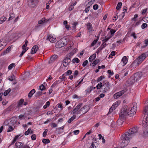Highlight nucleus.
<instances>
[{
	"label": "nucleus",
	"mask_w": 148,
	"mask_h": 148,
	"mask_svg": "<svg viewBox=\"0 0 148 148\" xmlns=\"http://www.w3.org/2000/svg\"><path fill=\"white\" fill-rule=\"evenodd\" d=\"M138 127H134L122 135L121 137V141L120 143L121 148H123L127 145L130 140L138 133Z\"/></svg>",
	"instance_id": "obj_1"
},
{
	"label": "nucleus",
	"mask_w": 148,
	"mask_h": 148,
	"mask_svg": "<svg viewBox=\"0 0 148 148\" xmlns=\"http://www.w3.org/2000/svg\"><path fill=\"white\" fill-rule=\"evenodd\" d=\"M129 108L127 106H124L121 110V112L120 113L119 119L118 120L117 123L119 125H120L119 122L121 123H122V122L124 120V119L128 115L130 117H132L134 116L136 113V111L133 110L132 109H131L128 111Z\"/></svg>",
	"instance_id": "obj_2"
},
{
	"label": "nucleus",
	"mask_w": 148,
	"mask_h": 148,
	"mask_svg": "<svg viewBox=\"0 0 148 148\" xmlns=\"http://www.w3.org/2000/svg\"><path fill=\"white\" fill-rule=\"evenodd\" d=\"M144 111V116L142 124L143 126L146 127L148 125V106H145Z\"/></svg>",
	"instance_id": "obj_3"
},
{
	"label": "nucleus",
	"mask_w": 148,
	"mask_h": 148,
	"mask_svg": "<svg viewBox=\"0 0 148 148\" xmlns=\"http://www.w3.org/2000/svg\"><path fill=\"white\" fill-rule=\"evenodd\" d=\"M72 55V54L70 53L66 55V58L63 60V65L66 67L71 62V59Z\"/></svg>",
	"instance_id": "obj_4"
},
{
	"label": "nucleus",
	"mask_w": 148,
	"mask_h": 148,
	"mask_svg": "<svg viewBox=\"0 0 148 148\" xmlns=\"http://www.w3.org/2000/svg\"><path fill=\"white\" fill-rule=\"evenodd\" d=\"M90 109V107L88 105H85L83 107H82L78 111L77 113L76 114H84L87 112Z\"/></svg>",
	"instance_id": "obj_5"
},
{
	"label": "nucleus",
	"mask_w": 148,
	"mask_h": 148,
	"mask_svg": "<svg viewBox=\"0 0 148 148\" xmlns=\"http://www.w3.org/2000/svg\"><path fill=\"white\" fill-rule=\"evenodd\" d=\"M147 56L145 53H143L138 56L136 60L140 64Z\"/></svg>",
	"instance_id": "obj_6"
},
{
	"label": "nucleus",
	"mask_w": 148,
	"mask_h": 148,
	"mask_svg": "<svg viewBox=\"0 0 148 148\" xmlns=\"http://www.w3.org/2000/svg\"><path fill=\"white\" fill-rule=\"evenodd\" d=\"M110 84L108 82L105 83L103 85L104 88L102 92L103 93H105L110 89Z\"/></svg>",
	"instance_id": "obj_7"
},
{
	"label": "nucleus",
	"mask_w": 148,
	"mask_h": 148,
	"mask_svg": "<svg viewBox=\"0 0 148 148\" xmlns=\"http://www.w3.org/2000/svg\"><path fill=\"white\" fill-rule=\"evenodd\" d=\"M65 44L62 40L61 39L58 41L56 44V47L57 48H60L64 46Z\"/></svg>",
	"instance_id": "obj_8"
},
{
	"label": "nucleus",
	"mask_w": 148,
	"mask_h": 148,
	"mask_svg": "<svg viewBox=\"0 0 148 148\" xmlns=\"http://www.w3.org/2000/svg\"><path fill=\"white\" fill-rule=\"evenodd\" d=\"M142 76V74L141 72H138L135 73L133 77L134 78L136 82L139 80Z\"/></svg>",
	"instance_id": "obj_9"
},
{
	"label": "nucleus",
	"mask_w": 148,
	"mask_h": 148,
	"mask_svg": "<svg viewBox=\"0 0 148 148\" xmlns=\"http://www.w3.org/2000/svg\"><path fill=\"white\" fill-rule=\"evenodd\" d=\"M125 92V91L124 90H123L120 92H118L114 95V97L115 99H116L122 95Z\"/></svg>",
	"instance_id": "obj_10"
},
{
	"label": "nucleus",
	"mask_w": 148,
	"mask_h": 148,
	"mask_svg": "<svg viewBox=\"0 0 148 148\" xmlns=\"http://www.w3.org/2000/svg\"><path fill=\"white\" fill-rule=\"evenodd\" d=\"M136 82V81L135 80L134 78L132 76L130 77L126 82H127L129 85H131L134 84Z\"/></svg>",
	"instance_id": "obj_11"
},
{
	"label": "nucleus",
	"mask_w": 148,
	"mask_h": 148,
	"mask_svg": "<svg viewBox=\"0 0 148 148\" xmlns=\"http://www.w3.org/2000/svg\"><path fill=\"white\" fill-rule=\"evenodd\" d=\"M47 40H49L51 43L56 42V38L52 36H48L47 39Z\"/></svg>",
	"instance_id": "obj_12"
},
{
	"label": "nucleus",
	"mask_w": 148,
	"mask_h": 148,
	"mask_svg": "<svg viewBox=\"0 0 148 148\" xmlns=\"http://www.w3.org/2000/svg\"><path fill=\"white\" fill-rule=\"evenodd\" d=\"M38 48L39 47L37 45H34L33 46L32 49L31 51V54H32L36 53L37 51L38 50Z\"/></svg>",
	"instance_id": "obj_13"
},
{
	"label": "nucleus",
	"mask_w": 148,
	"mask_h": 148,
	"mask_svg": "<svg viewBox=\"0 0 148 148\" xmlns=\"http://www.w3.org/2000/svg\"><path fill=\"white\" fill-rule=\"evenodd\" d=\"M139 64H140L138 63V62L136 60H135L131 64L130 66V67L131 68H133V69H134Z\"/></svg>",
	"instance_id": "obj_14"
},
{
	"label": "nucleus",
	"mask_w": 148,
	"mask_h": 148,
	"mask_svg": "<svg viewBox=\"0 0 148 148\" xmlns=\"http://www.w3.org/2000/svg\"><path fill=\"white\" fill-rule=\"evenodd\" d=\"M141 135L143 137H148V130L147 128L144 129Z\"/></svg>",
	"instance_id": "obj_15"
},
{
	"label": "nucleus",
	"mask_w": 148,
	"mask_h": 148,
	"mask_svg": "<svg viewBox=\"0 0 148 148\" xmlns=\"http://www.w3.org/2000/svg\"><path fill=\"white\" fill-rule=\"evenodd\" d=\"M121 62L123 63V65L124 66L126 64L127 62V58L125 56H124L121 60Z\"/></svg>",
	"instance_id": "obj_16"
},
{
	"label": "nucleus",
	"mask_w": 148,
	"mask_h": 148,
	"mask_svg": "<svg viewBox=\"0 0 148 148\" xmlns=\"http://www.w3.org/2000/svg\"><path fill=\"white\" fill-rule=\"evenodd\" d=\"M96 54L95 53L91 56L89 58V60L90 62H91L93 61L96 58Z\"/></svg>",
	"instance_id": "obj_17"
},
{
	"label": "nucleus",
	"mask_w": 148,
	"mask_h": 148,
	"mask_svg": "<svg viewBox=\"0 0 148 148\" xmlns=\"http://www.w3.org/2000/svg\"><path fill=\"white\" fill-rule=\"evenodd\" d=\"M87 27L88 29L90 31H92V27L91 23H88L87 24Z\"/></svg>",
	"instance_id": "obj_18"
},
{
	"label": "nucleus",
	"mask_w": 148,
	"mask_h": 148,
	"mask_svg": "<svg viewBox=\"0 0 148 148\" xmlns=\"http://www.w3.org/2000/svg\"><path fill=\"white\" fill-rule=\"evenodd\" d=\"M15 145L16 147V148H20L22 146V144L21 142H17L15 143Z\"/></svg>",
	"instance_id": "obj_19"
},
{
	"label": "nucleus",
	"mask_w": 148,
	"mask_h": 148,
	"mask_svg": "<svg viewBox=\"0 0 148 148\" xmlns=\"http://www.w3.org/2000/svg\"><path fill=\"white\" fill-rule=\"evenodd\" d=\"M116 30H115L112 29H111L110 32L108 33L109 34V36L112 37L114 35V34Z\"/></svg>",
	"instance_id": "obj_20"
},
{
	"label": "nucleus",
	"mask_w": 148,
	"mask_h": 148,
	"mask_svg": "<svg viewBox=\"0 0 148 148\" xmlns=\"http://www.w3.org/2000/svg\"><path fill=\"white\" fill-rule=\"evenodd\" d=\"M35 90L34 89L32 90L29 93L28 95V97H31L33 95L35 92Z\"/></svg>",
	"instance_id": "obj_21"
},
{
	"label": "nucleus",
	"mask_w": 148,
	"mask_h": 148,
	"mask_svg": "<svg viewBox=\"0 0 148 148\" xmlns=\"http://www.w3.org/2000/svg\"><path fill=\"white\" fill-rule=\"evenodd\" d=\"M109 34H108V35L105 37V38L103 40L104 42H106L108 41L111 37L109 35Z\"/></svg>",
	"instance_id": "obj_22"
},
{
	"label": "nucleus",
	"mask_w": 148,
	"mask_h": 148,
	"mask_svg": "<svg viewBox=\"0 0 148 148\" xmlns=\"http://www.w3.org/2000/svg\"><path fill=\"white\" fill-rule=\"evenodd\" d=\"M24 100L23 99H21L18 103V104L17 105V107H19L21 106L22 105L23 103L24 102Z\"/></svg>",
	"instance_id": "obj_23"
},
{
	"label": "nucleus",
	"mask_w": 148,
	"mask_h": 148,
	"mask_svg": "<svg viewBox=\"0 0 148 148\" xmlns=\"http://www.w3.org/2000/svg\"><path fill=\"white\" fill-rule=\"evenodd\" d=\"M133 106L131 109L136 111L137 109V104L136 102H134L133 103Z\"/></svg>",
	"instance_id": "obj_24"
},
{
	"label": "nucleus",
	"mask_w": 148,
	"mask_h": 148,
	"mask_svg": "<svg viewBox=\"0 0 148 148\" xmlns=\"http://www.w3.org/2000/svg\"><path fill=\"white\" fill-rule=\"evenodd\" d=\"M6 18L5 16L1 17L0 19V24L3 23L6 20Z\"/></svg>",
	"instance_id": "obj_25"
},
{
	"label": "nucleus",
	"mask_w": 148,
	"mask_h": 148,
	"mask_svg": "<svg viewBox=\"0 0 148 148\" xmlns=\"http://www.w3.org/2000/svg\"><path fill=\"white\" fill-rule=\"evenodd\" d=\"M76 115L74 114L73 116L71 117L70 119H69L68 121V122L69 123H70L71 122L73 121L74 119L76 118Z\"/></svg>",
	"instance_id": "obj_26"
},
{
	"label": "nucleus",
	"mask_w": 148,
	"mask_h": 148,
	"mask_svg": "<svg viewBox=\"0 0 148 148\" xmlns=\"http://www.w3.org/2000/svg\"><path fill=\"white\" fill-rule=\"evenodd\" d=\"M35 0H28V4L31 6L33 5H35Z\"/></svg>",
	"instance_id": "obj_27"
},
{
	"label": "nucleus",
	"mask_w": 148,
	"mask_h": 148,
	"mask_svg": "<svg viewBox=\"0 0 148 148\" xmlns=\"http://www.w3.org/2000/svg\"><path fill=\"white\" fill-rule=\"evenodd\" d=\"M11 90L10 88L8 89V90H5L3 93V95L5 96H7L9 93L11 91Z\"/></svg>",
	"instance_id": "obj_28"
},
{
	"label": "nucleus",
	"mask_w": 148,
	"mask_h": 148,
	"mask_svg": "<svg viewBox=\"0 0 148 148\" xmlns=\"http://www.w3.org/2000/svg\"><path fill=\"white\" fill-rule=\"evenodd\" d=\"M72 62L73 63H75V62L78 63L79 62V60L77 58H75L72 60Z\"/></svg>",
	"instance_id": "obj_29"
},
{
	"label": "nucleus",
	"mask_w": 148,
	"mask_h": 148,
	"mask_svg": "<svg viewBox=\"0 0 148 148\" xmlns=\"http://www.w3.org/2000/svg\"><path fill=\"white\" fill-rule=\"evenodd\" d=\"M122 5V3L121 2L119 3L117 5L116 9L118 10H119L121 8Z\"/></svg>",
	"instance_id": "obj_30"
},
{
	"label": "nucleus",
	"mask_w": 148,
	"mask_h": 148,
	"mask_svg": "<svg viewBox=\"0 0 148 148\" xmlns=\"http://www.w3.org/2000/svg\"><path fill=\"white\" fill-rule=\"evenodd\" d=\"M15 65L14 63H12L8 67V69L9 70H11L14 67H15Z\"/></svg>",
	"instance_id": "obj_31"
},
{
	"label": "nucleus",
	"mask_w": 148,
	"mask_h": 148,
	"mask_svg": "<svg viewBox=\"0 0 148 148\" xmlns=\"http://www.w3.org/2000/svg\"><path fill=\"white\" fill-rule=\"evenodd\" d=\"M57 57V56L56 55H54L52 56L50 59V61H52L56 59Z\"/></svg>",
	"instance_id": "obj_32"
},
{
	"label": "nucleus",
	"mask_w": 148,
	"mask_h": 148,
	"mask_svg": "<svg viewBox=\"0 0 148 148\" xmlns=\"http://www.w3.org/2000/svg\"><path fill=\"white\" fill-rule=\"evenodd\" d=\"M11 50V48L9 47H8L6 49V50L4 51L3 52V54L4 55L7 53H8Z\"/></svg>",
	"instance_id": "obj_33"
},
{
	"label": "nucleus",
	"mask_w": 148,
	"mask_h": 148,
	"mask_svg": "<svg viewBox=\"0 0 148 148\" xmlns=\"http://www.w3.org/2000/svg\"><path fill=\"white\" fill-rule=\"evenodd\" d=\"M42 142L44 143H48L50 142V141L49 139H43L42 140Z\"/></svg>",
	"instance_id": "obj_34"
},
{
	"label": "nucleus",
	"mask_w": 148,
	"mask_h": 148,
	"mask_svg": "<svg viewBox=\"0 0 148 148\" xmlns=\"http://www.w3.org/2000/svg\"><path fill=\"white\" fill-rule=\"evenodd\" d=\"M72 73V71L71 70H69L67 71L64 74H65L66 75H71Z\"/></svg>",
	"instance_id": "obj_35"
},
{
	"label": "nucleus",
	"mask_w": 148,
	"mask_h": 148,
	"mask_svg": "<svg viewBox=\"0 0 148 148\" xmlns=\"http://www.w3.org/2000/svg\"><path fill=\"white\" fill-rule=\"evenodd\" d=\"M103 85L101 83H99L97 86L96 87L98 89H100V88L103 86Z\"/></svg>",
	"instance_id": "obj_36"
},
{
	"label": "nucleus",
	"mask_w": 148,
	"mask_h": 148,
	"mask_svg": "<svg viewBox=\"0 0 148 148\" xmlns=\"http://www.w3.org/2000/svg\"><path fill=\"white\" fill-rule=\"evenodd\" d=\"M9 16H10V17L8 19V20H9V21H10V20H11L13 18H14L15 17L14 14H10Z\"/></svg>",
	"instance_id": "obj_37"
},
{
	"label": "nucleus",
	"mask_w": 148,
	"mask_h": 148,
	"mask_svg": "<svg viewBox=\"0 0 148 148\" xmlns=\"http://www.w3.org/2000/svg\"><path fill=\"white\" fill-rule=\"evenodd\" d=\"M104 78L105 77L103 76H101L98 78L97 81L98 82H99Z\"/></svg>",
	"instance_id": "obj_38"
},
{
	"label": "nucleus",
	"mask_w": 148,
	"mask_h": 148,
	"mask_svg": "<svg viewBox=\"0 0 148 148\" xmlns=\"http://www.w3.org/2000/svg\"><path fill=\"white\" fill-rule=\"evenodd\" d=\"M64 74H63L62 77H61L59 78V79H60V82H62L63 81H65L66 79V78L65 77V76H64Z\"/></svg>",
	"instance_id": "obj_39"
},
{
	"label": "nucleus",
	"mask_w": 148,
	"mask_h": 148,
	"mask_svg": "<svg viewBox=\"0 0 148 148\" xmlns=\"http://www.w3.org/2000/svg\"><path fill=\"white\" fill-rule=\"evenodd\" d=\"M50 104V102L49 101H48L46 102V104L43 106L44 109H46L47 107L49 106Z\"/></svg>",
	"instance_id": "obj_40"
},
{
	"label": "nucleus",
	"mask_w": 148,
	"mask_h": 148,
	"mask_svg": "<svg viewBox=\"0 0 148 148\" xmlns=\"http://www.w3.org/2000/svg\"><path fill=\"white\" fill-rule=\"evenodd\" d=\"M31 128H29L25 132V135H28L30 133V132L31 131Z\"/></svg>",
	"instance_id": "obj_41"
},
{
	"label": "nucleus",
	"mask_w": 148,
	"mask_h": 148,
	"mask_svg": "<svg viewBox=\"0 0 148 148\" xmlns=\"http://www.w3.org/2000/svg\"><path fill=\"white\" fill-rule=\"evenodd\" d=\"M26 116L24 115H20L18 116L19 119L20 120H22L23 119H25Z\"/></svg>",
	"instance_id": "obj_42"
},
{
	"label": "nucleus",
	"mask_w": 148,
	"mask_h": 148,
	"mask_svg": "<svg viewBox=\"0 0 148 148\" xmlns=\"http://www.w3.org/2000/svg\"><path fill=\"white\" fill-rule=\"evenodd\" d=\"M93 90V87L92 86H90L88 89H87L86 90V93H89L90 91Z\"/></svg>",
	"instance_id": "obj_43"
},
{
	"label": "nucleus",
	"mask_w": 148,
	"mask_h": 148,
	"mask_svg": "<svg viewBox=\"0 0 148 148\" xmlns=\"http://www.w3.org/2000/svg\"><path fill=\"white\" fill-rule=\"evenodd\" d=\"M40 89L41 90H43L45 89V87L43 84H41L39 86Z\"/></svg>",
	"instance_id": "obj_44"
},
{
	"label": "nucleus",
	"mask_w": 148,
	"mask_h": 148,
	"mask_svg": "<svg viewBox=\"0 0 148 148\" xmlns=\"http://www.w3.org/2000/svg\"><path fill=\"white\" fill-rule=\"evenodd\" d=\"M82 103H79L76 107L75 108H76V109L78 110L81 108V107L82 106Z\"/></svg>",
	"instance_id": "obj_45"
},
{
	"label": "nucleus",
	"mask_w": 148,
	"mask_h": 148,
	"mask_svg": "<svg viewBox=\"0 0 148 148\" xmlns=\"http://www.w3.org/2000/svg\"><path fill=\"white\" fill-rule=\"evenodd\" d=\"M2 42L0 40V51H1L3 48L4 45L2 44Z\"/></svg>",
	"instance_id": "obj_46"
},
{
	"label": "nucleus",
	"mask_w": 148,
	"mask_h": 148,
	"mask_svg": "<svg viewBox=\"0 0 148 148\" xmlns=\"http://www.w3.org/2000/svg\"><path fill=\"white\" fill-rule=\"evenodd\" d=\"M65 27L67 29V30H69V29H71V27L69 25H65Z\"/></svg>",
	"instance_id": "obj_47"
},
{
	"label": "nucleus",
	"mask_w": 148,
	"mask_h": 148,
	"mask_svg": "<svg viewBox=\"0 0 148 148\" xmlns=\"http://www.w3.org/2000/svg\"><path fill=\"white\" fill-rule=\"evenodd\" d=\"M147 26V24L146 23H143L141 25V28L143 29L145 28Z\"/></svg>",
	"instance_id": "obj_48"
},
{
	"label": "nucleus",
	"mask_w": 148,
	"mask_h": 148,
	"mask_svg": "<svg viewBox=\"0 0 148 148\" xmlns=\"http://www.w3.org/2000/svg\"><path fill=\"white\" fill-rule=\"evenodd\" d=\"M88 60H85L84 62L83 63L82 65L84 67L86 66V65L88 64Z\"/></svg>",
	"instance_id": "obj_49"
},
{
	"label": "nucleus",
	"mask_w": 148,
	"mask_h": 148,
	"mask_svg": "<svg viewBox=\"0 0 148 148\" xmlns=\"http://www.w3.org/2000/svg\"><path fill=\"white\" fill-rule=\"evenodd\" d=\"M14 130V128L11 126H10L9 127L8 130H7L8 132H11L13 130Z\"/></svg>",
	"instance_id": "obj_50"
},
{
	"label": "nucleus",
	"mask_w": 148,
	"mask_h": 148,
	"mask_svg": "<svg viewBox=\"0 0 148 148\" xmlns=\"http://www.w3.org/2000/svg\"><path fill=\"white\" fill-rule=\"evenodd\" d=\"M105 42H103L102 44L101 45L100 47L103 49L105 47L107 44L105 43Z\"/></svg>",
	"instance_id": "obj_51"
},
{
	"label": "nucleus",
	"mask_w": 148,
	"mask_h": 148,
	"mask_svg": "<svg viewBox=\"0 0 148 148\" xmlns=\"http://www.w3.org/2000/svg\"><path fill=\"white\" fill-rule=\"evenodd\" d=\"M97 40H95L91 43V46H94L97 42Z\"/></svg>",
	"instance_id": "obj_52"
},
{
	"label": "nucleus",
	"mask_w": 148,
	"mask_h": 148,
	"mask_svg": "<svg viewBox=\"0 0 148 148\" xmlns=\"http://www.w3.org/2000/svg\"><path fill=\"white\" fill-rule=\"evenodd\" d=\"M45 19L42 18L38 21V23L39 24H41L45 22Z\"/></svg>",
	"instance_id": "obj_53"
},
{
	"label": "nucleus",
	"mask_w": 148,
	"mask_h": 148,
	"mask_svg": "<svg viewBox=\"0 0 148 148\" xmlns=\"http://www.w3.org/2000/svg\"><path fill=\"white\" fill-rule=\"evenodd\" d=\"M100 62V60L98 59H96L93 61L95 64L96 65L97 64L99 63Z\"/></svg>",
	"instance_id": "obj_54"
},
{
	"label": "nucleus",
	"mask_w": 148,
	"mask_h": 148,
	"mask_svg": "<svg viewBox=\"0 0 148 148\" xmlns=\"http://www.w3.org/2000/svg\"><path fill=\"white\" fill-rule=\"evenodd\" d=\"M14 76L13 75H12L10 77H9L8 79L11 81H12L14 78Z\"/></svg>",
	"instance_id": "obj_55"
},
{
	"label": "nucleus",
	"mask_w": 148,
	"mask_h": 148,
	"mask_svg": "<svg viewBox=\"0 0 148 148\" xmlns=\"http://www.w3.org/2000/svg\"><path fill=\"white\" fill-rule=\"evenodd\" d=\"M91 146L89 147V148H96V146H95V144L94 143L92 142L91 143Z\"/></svg>",
	"instance_id": "obj_56"
},
{
	"label": "nucleus",
	"mask_w": 148,
	"mask_h": 148,
	"mask_svg": "<svg viewBox=\"0 0 148 148\" xmlns=\"http://www.w3.org/2000/svg\"><path fill=\"white\" fill-rule=\"evenodd\" d=\"M103 49L100 47L97 49V51L96 52V53H97V54H98L99 53L101 52L102 50Z\"/></svg>",
	"instance_id": "obj_57"
},
{
	"label": "nucleus",
	"mask_w": 148,
	"mask_h": 148,
	"mask_svg": "<svg viewBox=\"0 0 148 148\" xmlns=\"http://www.w3.org/2000/svg\"><path fill=\"white\" fill-rule=\"evenodd\" d=\"M98 8V5L97 4L94 5L93 6V9L96 10Z\"/></svg>",
	"instance_id": "obj_58"
},
{
	"label": "nucleus",
	"mask_w": 148,
	"mask_h": 148,
	"mask_svg": "<svg viewBox=\"0 0 148 148\" xmlns=\"http://www.w3.org/2000/svg\"><path fill=\"white\" fill-rule=\"evenodd\" d=\"M31 137L32 140H35L36 138V136L35 134H34L31 136Z\"/></svg>",
	"instance_id": "obj_59"
},
{
	"label": "nucleus",
	"mask_w": 148,
	"mask_h": 148,
	"mask_svg": "<svg viewBox=\"0 0 148 148\" xmlns=\"http://www.w3.org/2000/svg\"><path fill=\"white\" fill-rule=\"evenodd\" d=\"M147 8H145L142 11V14H144L147 11Z\"/></svg>",
	"instance_id": "obj_60"
},
{
	"label": "nucleus",
	"mask_w": 148,
	"mask_h": 148,
	"mask_svg": "<svg viewBox=\"0 0 148 148\" xmlns=\"http://www.w3.org/2000/svg\"><path fill=\"white\" fill-rule=\"evenodd\" d=\"M51 124L52 126V127L53 128L56 127L57 126V125L56 124L54 123H51Z\"/></svg>",
	"instance_id": "obj_61"
},
{
	"label": "nucleus",
	"mask_w": 148,
	"mask_h": 148,
	"mask_svg": "<svg viewBox=\"0 0 148 148\" xmlns=\"http://www.w3.org/2000/svg\"><path fill=\"white\" fill-rule=\"evenodd\" d=\"M48 130L47 129H46L45 130V131L44 132L43 134V136L44 137H45L47 134V131Z\"/></svg>",
	"instance_id": "obj_62"
},
{
	"label": "nucleus",
	"mask_w": 148,
	"mask_h": 148,
	"mask_svg": "<svg viewBox=\"0 0 148 148\" xmlns=\"http://www.w3.org/2000/svg\"><path fill=\"white\" fill-rule=\"evenodd\" d=\"M58 108H61V110H62L63 109L62 104L61 103H58Z\"/></svg>",
	"instance_id": "obj_63"
},
{
	"label": "nucleus",
	"mask_w": 148,
	"mask_h": 148,
	"mask_svg": "<svg viewBox=\"0 0 148 148\" xmlns=\"http://www.w3.org/2000/svg\"><path fill=\"white\" fill-rule=\"evenodd\" d=\"M138 17V15L137 14H136L134 15V17L132 18V20L134 21H136L137 18Z\"/></svg>",
	"instance_id": "obj_64"
}]
</instances>
